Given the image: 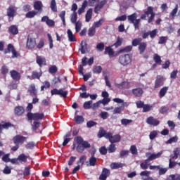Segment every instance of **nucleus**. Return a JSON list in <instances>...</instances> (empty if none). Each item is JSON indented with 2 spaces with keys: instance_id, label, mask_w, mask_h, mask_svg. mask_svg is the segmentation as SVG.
Returning a JSON list of instances; mask_svg holds the SVG:
<instances>
[{
  "instance_id": "obj_1",
  "label": "nucleus",
  "mask_w": 180,
  "mask_h": 180,
  "mask_svg": "<svg viewBox=\"0 0 180 180\" xmlns=\"http://www.w3.org/2000/svg\"><path fill=\"white\" fill-rule=\"evenodd\" d=\"M113 102H115L116 103H121L120 107H116L113 110L114 115H116L117 113H120L123 110V108H127L129 106V103L124 102V100L119 98H113Z\"/></svg>"
},
{
  "instance_id": "obj_2",
  "label": "nucleus",
  "mask_w": 180,
  "mask_h": 180,
  "mask_svg": "<svg viewBox=\"0 0 180 180\" xmlns=\"http://www.w3.org/2000/svg\"><path fill=\"white\" fill-rule=\"evenodd\" d=\"M128 22L134 24L135 30H139L140 26V19H137V14L133 13L132 15H128Z\"/></svg>"
},
{
  "instance_id": "obj_3",
  "label": "nucleus",
  "mask_w": 180,
  "mask_h": 180,
  "mask_svg": "<svg viewBox=\"0 0 180 180\" xmlns=\"http://www.w3.org/2000/svg\"><path fill=\"white\" fill-rule=\"evenodd\" d=\"M148 16L150 17L148 22V23H151V22L154 20V18H155V14L154 13L153 7H148L147 11L141 16V19H146Z\"/></svg>"
},
{
  "instance_id": "obj_4",
  "label": "nucleus",
  "mask_w": 180,
  "mask_h": 180,
  "mask_svg": "<svg viewBox=\"0 0 180 180\" xmlns=\"http://www.w3.org/2000/svg\"><path fill=\"white\" fill-rule=\"evenodd\" d=\"M118 61L121 65L126 67L127 65H129L130 63H131V57H130L129 54L121 55L119 57Z\"/></svg>"
},
{
  "instance_id": "obj_5",
  "label": "nucleus",
  "mask_w": 180,
  "mask_h": 180,
  "mask_svg": "<svg viewBox=\"0 0 180 180\" xmlns=\"http://www.w3.org/2000/svg\"><path fill=\"white\" fill-rule=\"evenodd\" d=\"M105 139H108L110 143H119L122 137L119 134H115L113 136L112 133L108 132V134L105 135Z\"/></svg>"
},
{
  "instance_id": "obj_6",
  "label": "nucleus",
  "mask_w": 180,
  "mask_h": 180,
  "mask_svg": "<svg viewBox=\"0 0 180 180\" xmlns=\"http://www.w3.org/2000/svg\"><path fill=\"white\" fill-rule=\"evenodd\" d=\"M27 116L28 120H41L44 117V114L28 112Z\"/></svg>"
},
{
  "instance_id": "obj_7",
  "label": "nucleus",
  "mask_w": 180,
  "mask_h": 180,
  "mask_svg": "<svg viewBox=\"0 0 180 180\" xmlns=\"http://www.w3.org/2000/svg\"><path fill=\"white\" fill-rule=\"evenodd\" d=\"M17 8L15 6H10L7 8V16H8V20H13V18L16 15Z\"/></svg>"
},
{
  "instance_id": "obj_8",
  "label": "nucleus",
  "mask_w": 180,
  "mask_h": 180,
  "mask_svg": "<svg viewBox=\"0 0 180 180\" xmlns=\"http://www.w3.org/2000/svg\"><path fill=\"white\" fill-rule=\"evenodd\" d=\"M51 95H59V96H62L63 98H67V95H68V91L63 90V89H53L51 91Z\"/></svg>"
},
{
  "instance_id": "obj_9",
  "label": "nucleus",
  "mask_w": 180,
  "mask_h": 180,
  "mask_svg": "<svg viewBox=\"0 0 180 180\" xmlns=\"http://www.w3.org/2000/svg\"><path fill=\"white\" fill-rule=\"evenodd\" d=\"M26 47L30 50H32V49H34V47H36V39L30 37V35H28L27 39Z\"/></svg>"
},
{
  "instance_id": "obj_10",
  "label": "nucleus",
  "mask_w": 180,
  "mask_h": 180,
  "mask_svg": "<svg viewBox=\"0 0 180 180\" xmlns=\"http://www.w3.org/2000/svg\"><path fill=\"white\" fill-rule=\"evenodd\" d=\"M162 155V151H160L158 153H146V157L150 160L153 161V160H157V158H160Z\"/></svg>"
},
{
  "instance_id": "obj_11",
  "label": "nucleus",
  "mask_w": 180,
  "mask_h": 180,
  "mask_svg": "<svg viewBox=\"0 0 180 180\" xmlns=\"http://www.w3.org/2000/svg\"><path fill=\"white\" fill-rule=\"evenodd\" d=\"M11 51L13 54L12 56L13 58H15L19 56V54H18V52H16V50H15V47H13V45H12L11 44H9L8 45L7 50L4 51V53L5 54H8V53H11Z\"/></svg>"
},
{
  "instance_id": "obj_12",
  "label": "nucleus",
  "mask_w": 180,
  "mask_h": 180,
  "mask_svg": "<svg viewBox=\"0 0 180 180\" xmlns=\"http://www.w3.org/2000/svg\"><path fill=\"white\" fill-rule=\"evenodd\" d=\"M25 141H26V137L23 136L18 135L13 138V143L17 146L23 144Z\"/></svg>"
},
{
  "instance_id": "obj_13",
  "label": "nucleus",
  "mask_w": 180,
  "mask_h": 180,
  "mask_svg": "<svg viewBox=\"0 0 180 180\" xmlns=\"http://www.w3.org/2000/svg\"><path fill=\"white\" fill-rule=\"evenodd\" d=\"M41 22H44L46 23L47 26H49L50 27H53L54 25H56V22L54 20L50 19L49 16H44L41 19Z\"/></svg>"
},
{
  "instance_id": "obj_14",
  "label": "nucleus",
  "mask_w": 180,
  "mask_h": 180,
  "mask_svg": "<svg viewBox=\"0 0 180 180\" xmlns=\"http://www.w3.org/2000/svg\"><path fill=\"white\" fill-rule=\"evenodd\" d=\"M108 1L106 0H102L101 1H100L94 8V12L96 13H99V11H101V9H102V8H103V6H105V5H106V3Z\"/></svg>"
},
{
  "instance_id": "obj_15",
  "label": "nucleus",
  "mask_w": 180,
  "mask_h": 180,
  "mask_svg": "<svg viewBox=\"0 0 180 180\" xmlns=\"http://www.w3.org/2000/svg\"><path fill=\"white\" fill-rule=\"evenodd\" d=\"M146 123L151 126H158L160 124V121L153 117H149L146 120Z\"/></svg>"
},
{
  "instance_id": "obj_16",
  "label": "nucleus",
  "mask_w": 180,
  "mask_h": 180,
  "mask_svg": "<svg viewBox=\"0 0 180 180\" xmlns=\"http://www.w3.org/2000/svg\"><path fill=\"white\" fill-rule=\"evenodd\" d=\"M34 9L41 13V12L43 11V3H41V1H34Z\"/></svg>"
},
{
  "instance_id": "obj_17",
  "label": "nucleus",
  "mask_w": 180,
  "mask_h": 180,
  "mask_svg": "<svg viewBox=\"0 0 180 180\" xmlns=\"http://www.w3.org/2000/svg\"><path fill=\"white\" fill-rule=\"evenodd\" d=\"M115 86L120 89H129L130 88V82H122L120 84H116Z\"/></svg>"
},
{
  "instance_id": "obj_18",
  "label": "nucleus",
  "mask_w": 180,
  "mask_h": 180,
  "mask_svg": "<svg viewBox=\"0 0 180 180\" xmlns=\"http://www.w3.org/2000/svg\"><path fill=\"white\" fill-rule=\"evenodd\" d=\"M97 158L93 155L89 161L86 162V167H95L96 165Z\"/></svg>"
},
{
  "instance_id": "obj_19",
  "label": "nucleus",
  "mask_w": 180,
  "mask_h": 180,
  "mask_svg": "<svg viewBox=\"0 0 180 180\" xmlns=\"http://www.w3.org/2000/svg\"><path fill=\"white\" fill-rule=\"evenodd\" d=\"M164 85V77L158 76L155 83V88H160Z\"/></svg>"
},
{
  "instance_id": "obj_20",
  "label": "nucleus",
  "mask_w": 180,
  "mask_h": 180,
  "mask_svg": "<svg viewBox=\"0 0 180 180\" xmlns=\"http://www.w3.org/2000/svg\"><path fill=\"white\" fill-rule=\"evenodd\" d=\"M110 174V172H109V169L104 168L102 171V174L99 177V179L101 180H106L108 175Z\"/></svg>"
},
{
  "instance_id": "obj_21",
  "label": "nucleus",
  "mask_w": 180,
  "mask_h": 180,
  "mask_svg": "<svg viewBox=\"0 0 180 180\" xmlns=\"http://www.w3.org/2000/svg\"><path fill=\"white\" fill-rule=\"evenodd\" d=\"M28 92H30L31 96H36L37 95V89H36V86L34 84H31L28 88Z\"/></svg>"
},
{
  "instance_id": "obj_22",
  "label": "nucleus",
  "mask_w": 180,
  "mask_h": 180,
  "mask_svg": "<svg viewBox=\"0 0 180 180\" xmlns=\"http://www.w3.org/2000/svg\"><path fill=\"white\" fill-rule=\"evenodd\" d=\"M10 74L13 79H15V81H19V79H20V74H19L16 70L11 71Z\"/></svg>"
},
{
  "instance_id": "obj_23",
  "label": "nucleus",
  "mask_w": 180,
  "mask_h": 180,
  "mask_svg": "<svg viewBox=\"0 0 180 180\" xmlns=\"http://www.w3.org/2000/svg\"><path fill=\"white\" fill-rule=\"evenodd\" d=\"M81 48L79 49L82 54L88 53V48L86 47V42L82 41L80 44Z\"/></svg>"
},
{
  "instance_id": "obj_24",
  "label": "nucleus",
  "mask_w": 180,
  "mask_h": 180,
  "mask_svg": "<svg viewBox=\"0 0 180 180\" xmlns=\"http://www.w3.org/2000/svg\"><path fill=\"white\" fill-rule=\"evenodd\" d=\"M37 63L41 67L42 65H46V58L43 56L37 57Z\"/></svg>"
},
{
  "instance_id": "obj_25",
  "label": "nucleus",
  "mask_w": 180,
  "mask_h": 180,
  "mask_svg": "<svg viewBox=\"0 0 180 180\" xmlns=\"http://www.w3.org/2000/svg\"><path fill=\"white\" fill-rule=\"evenodd\" d=\"M143 89L141 88L134 89L132 90V93L134 94V96L140 97L141 95H143Z\"/></svg>"
},
{
  "instance_id": "obj_26",
  "label": "nucleus",
  "mask_w": 180,
  "mask_h": 180,
  "mask_svg": "<svg viewBox=\"0 0 180 180\" xmlns=\"http://www.w3.org/2000/svg\"><path fill=\"white\" fill-rule=\"evenodd\" d=\"M92 12H93L92 8H89L86 11V15H85V20H86V22H90L91 19H92Z\"/></svg>"
},
{
  "instance_id": "obj_27",
  "label": "nucleus",
  "mask_w": 180,
  "mask_h": 180,
  "mask_svg": "<svg viewBox=\"0 0 180 180\" xmlns=\"http://www.w3.org/2000/svg\"><path fill=\"white\" fill-rule=\"evenodd\" d=\"M67 33L69 41H77L75 35L72 34V31H71V30H68Z\"/></svg>"
},
{
  "instance_id": "obj_28",
  "label": "nucleus",
  "mask_w": 180,
  "mask_h": 180,
  "mask_svg": "<svg viewBox=\"0 0 180 180\" xmlns=\"http://www.w3.org/2000/svg\"><path fill=\"white\" fill-rule=\"evenodd\" d=\"M140 167L141 169H148L150 167V160L146 159L142 163H141Z\"/></svg>"
},
{
  "instance_id": "obj_29",
  "label": "nucleus",
  "mask_w": 180,
  "mask_h": 180,
  "mask_svg": "<svg viewBox=\"0 0 180 180\" xmlns=\"http://www.w3.org/2000/svg\"><path fill=\"white\" fill-rule=\"evenodd\" d=\"M146 49H147V44H146V42H141L139 44V50L140 54H143V53L146 51Z\"/></svg>"
},
{
  "instance_id": "obj_30",
  "label": "nucleus",
  "mask_w": 180,
  "mask_h": 180,
  "mask_svg": "<svg viewBox=\"0 0 180 180\" xmlns=\"http://www.w3.org/2000/svg\"><path fill=\"white\" fill-rule=\"evenodd\" d=\"M122 167H124V163L113 162L110 165V168L112 169H117V168H122Z\"/></svg>"
},
{
  "instance_id": "obj_31",
  "label": "nucleus",
  "mask_w": 180,
  "mask_h": 180,
  "mask_svg": "<svg viewBox=\"0 0 180 180\" xmlns=\"http://www.w3.org/2000/svg\"><path fill=\"white\" fill-rule=\"evenodd\" d=\"M25 112V109L22 106H18L15 108V113L20 116V115H23Z\"/></svg>"
},
{
  "instance_id": "obj_32",
  "label": "nucleus",
  "mask_w": 180,
  "mask_h": 180,
  "mask_svg": "<svg viewBox=\"0 0 180 180\" xmlns=\"http://www.w3.org/2000/svg\"><path fill=\"white\" fill-rule=\"evenodd\" d=\"M9 32L11 33V34H18V33H19L18 27L16 25H11L9 27Z\"/></svg>"
},
{
  "instance_id": "obj_33",
  "label": "nucleus",
  "mask_w": 180,
  "mask_h": 180,
  "mask_svg": "<svg viewBox=\"0 0 180 180\" xmlns=\"http://www.w3.org/2000/svg\"><path fill=\"white\" fill-rule=\"evenodd\" d=\"M42 74L43 73L41 72H39L33 71L32 73V79H36V78L37 79H39Z\"/></svg>"
},
{
  "instance_id": "obj_34",
  "label": "nucleus",
  "mask_w": 180,
  "mask_h": 180,
  "mask_svg": "<svg viewBox=\"0 0 180 180\" xmlns=\"http://www.w3.org/2000/svg\"><path fill=\"white\" fill-rule=\"evenodd\" d=\"M12 124L9 123V122H6L4 124H0V134L2 133V130H4V129H9V127H11Z\"/></svg>"
},
{
  "instance_id": "obj_35",
  "label": "nucleus",
  "mask_w": 180,
  "mask_h": 180,
  "mask_svg": "<svg viewBox=\"0 0 180 180\" xmlns=\"http://www.w3.org/2000/svg\"><path fill=\"white\" fill-rule=\"evenodd\" d=\"M18 162H27V156L25 154H20L18 157Z\"/></svg>"
},
{
  "instance_id": "obj_36",
  "label": "nucleus",
  "mask_w": 180,
  "mask_h": 180,
  "mask_svg": "<svg viewBox=\"0 0 180 180\" xmlns=\"http://www.w3.org/2000/svg\"><path fill=\"white\" fill-rule=\"evenodd\" d=\"M37 13H39V12L32 11H29L28 13H27L25 16H26V18H28L29 19H32V18H34L36 16V15H37Z\"/></svg>"
},
{
  "instance_id": "obj_37",
  "label": "nucleus",
  "mask_w": 180,
  "mask_h": 180,
  "mask_svg": "<svg viewBox=\"0 0 180 180\" xmlns=\"http://www.w3.org/2000/svg\"><path fill=\"white\" fill-rule=\"evenodd\" d=\"M153 105L144 104L143 112V113H146V112H150V110H153Z\"/></svg>"
},
{
  "instance_id": "obj_38",
  "label": "nucleus",
  "mask_w": 180,
  "mask_h": 180,
  "mask_svg": "<svg viewBox=\"0 0 180 180\" xmlns=\"http://www.w3.org/2000/svg\"><path fill=\"white\" fill-rule=\"evenodd\" d=\"M132 49H133V46L131 45H129L124 48L121 49L119 51V53H129V51H131Z\"/></svg>"
},
{
  "instance_id": "obj_39",
  "label": "nucleus",
  "mask_w": 180,
  "mask_h": 180,
  "mask_svg": "<svg viewBox=\"0 0 180 180\" xmlns=\"http://www.w3.org/2000/svg\"><path fill=\"white\" fill-rule=\"evenodd\" d=\"M103 22H105V19L101 18L98 21L95 22L94 23L93 27H94V29H96L98 27H101V26H102V24L103 23Z\"/></svg>"
},
{
  "instance_id": "obj_40",
  "label": "nucleus",
  "mask_w": 180,
  "mask_h": 180,
  "mask_svg": "<svg viewBox=\"0 0 180 180\" xmlns=\"http://www.w3.org/2000/svg\"><path fill=\"white\" fill-rule=\"evenodd\" d=\"M176 165L180 167V162H173L172 159L169 160V168H174V167H176Z\"/></svg>"
},
{
  "instance_id": "obj_41",
  "label": "nucleus",
  "mask_w": 180,
  "mask_h": 180,
  "mask_svg": "<svg viewBox=\"0 0 180 180\" xmlns=\"http://www.w3.org/2000/svg\"><path fill=\"white\" fill-rule=\"evenodd\" d=\"M108 134V133H106V131H105V129H103V128H100V130L98 131V136L101 139L102 137H105L106 138V135Z\"/></svg>"
},
{
  "instance_id": "obj_42",
  "label": "nucleus",
  "mask_w": 180,
  "mask_h": 180,
  "mask_svg": "<svg viewBox=\"0 0 180 180\" xmlns=\"http://www.w3.org/2000/svg\"><path fill=\"white\" fill-rule=\"evenodd\" d=\"M143 39L141 38H136L132 40V46L134 47H136V46H140V44L141 43Z\"/></svg>"
},
{
  "instance_id": "obj_43",
  "label": "nucleus",
  "mask_w": 180,
  "mask_h": 180,
  "mask_svg": "<svg viewBox=\"0 0 180 180\" xmlns=\"http://www.w3.org/2000/svg\"><path fill=\"white\" fill-rule=\"evenodd\" d=\"M39 127H40V122H39L37 121H34L32 124V131H36V130H37V129H39Z\"/></svg>"
},
{
  "instance_id": "obj_44",
  "label": "nucleus",
  "mask_w": 180,
  "mask_h": 180,
  "mask_svg": "<svg viewBox=\"0 0 180 180\" xmlns=\"http://www.w3.org/2000/svg\"><path fill=\"white\" fill-rule=\"evenodd\" d=\"M51 9L53 12H57V3L56 2V0H51Z\"/></svg>"
},
{
  "instance_id": "obj_45",
  "label": "nucleus",
  "mask_w": 180,
  "mask_h": 180,
  "mask_svg": "<svg viewBox=\"0 0 180 180\" xmlns=\"http://www.w3.org/2000/svg\"><path fill=\"white\" fill-rule=\"evenodd\" d=\"M105 54H108L110 57L113 56V54H115V52H113V49L110 47H106L105 51Z\"/></svg>"
},
{
  "instance_id": "obj_46",
  "label": "nucleus",
  "mask_w": 180,
  "mask_h": 180,
  "mask_svg": "<svg viewBox=\"0 0 180 180\" xmlns=\"http://www.w3.org/2000/svg\"><path fill=\"white\" fill-rule=\"evenodd\" d=\"M133 120H129V119H122L121 120V124H122V126H127L128 124H130V123H132Z\"/></svg>"
},
{
  "instance_id": "obj_47",
  "label": "nucleus",
  "mask_w": 180,
  "mask_h": 180,
  "mask_svg": "<svg viewBox=\"0 0 180 180\" xmlns=\"http://www.w3.org/2000/svg\"><path fill=\"white\" fill-rule=\"evenodd\" d=\"M93 72L94 74H101V72H102V66H94Z\"/></svg>"
},
{
  "instance_id": "obj_48",
  "label": "nucleus",
  "mask_w": 180,
  "mask_h": 180,
  "mask_svg": "<svg viewBox=\"0 0 180 180\" xmlns=\"http://www.w3.org/2000/svg\"><path fill=\"white\" fill-rule=\"evenodd\" d=\"M75 24V30L77 33H78V32L81 30V27H82V22L79 20L76 22Z\"/></svg>"
},
{
  "instance_id": "obj_49",
  "label": "nucleus",
  "mask_w": 180,
  "mask_h": 180,
  "mask_svg": "<svg viewBox=\"0 0 180 180\" xmlns=\"http://www.w3.org/2000/svg\"><path fill=\"white\" fill-rule=\"evenodd\" d=\"M75 120L76 123L78 124H81V123H84V117L81 115H77L75 117Z\"/></svg>"
},
{
  "instance_id": "obj_50",
  "label": "nucleus",
  "mask_w": 180,
  "mask_h": 180,
  "mask_svg": "<svg viewBox=\"0 0 180 180\" xmlns=\"http://www.w3.org/2000/svg\"><path fill=\"white\" fill-rule=\"evenodd\" d=\"M78 19V17L77 15V13H73L72 14H71L70 15V22L71 23H75L77 22V20Z\"/></svg>"
},
{
  "instance_id": "obj_51",
  "label": "nucleus",
  "mask_w": 180,
  "mask_h": 180,
  "mask_svg": "<svg viewBox=\"0 0 180 180\" xmlns=\"http://www.w3.org/2000/svg\"><path fill=\"white\" fill-rule=\"evenodd\" d=\"M153 60L155 63H156V64H161V63H162V60H161V56H160L158 54H155Z\"/></svg>"
},
{
  "instance_id": "obj_52",
  "label": "nucleus",
  "mask_w": 180,
  "mask_h": 180,
  "mask_svg": "<svg viewBox=\"0 0 180 180\" xmlns=\"http://www.w3.org/2000/svg\"><path fill=\"white\" fill-rule=\"evenodd\" d=\"M95 29L96 28L94 26L90 27L88 30V36H89L90 37L95 36V32H96Z\"/></svg>"
},
{
  "instance_id": "obj_53",
  "label": "nucleus",
  "mask_w": 180,
  "mask_h": 180,
  "mask_svg": "<svg viewBox=\"0 0 180 180\" xmlns=\"http://www.w3.org/2000/svg\"><path fill=\"white\" fill-rule=\"evenodd\" d=\"M168 91V87L165 86L160 91V98H162L165 96V94H167V91Z\"/></svg>"
},
{
  "instance_id": "obj_54",
  "label": "nucleus",
  "mask_w": 180,
  "mask_h": 180,
  "mask_svg": "<svg viewBox=\"0 0 180 180\" xmlns=\"http://www.w3.org/2000/svg\"><path fill=\"white\" fill-rule=\"evenodd\" d=\"M85 161H86V156L82 155L79 158V160L77 161V164L78 165H79V164H81V165H84Z\"/></svg>"
},
{
  "instance_id": "obj_55",
  "label": "nucleus",
  "mask_w": 180,
  "mask_h": 180,
  "mask_svg": "<svg viewBox=\"0 0 180 180\" xmlns=\"http://www.w3.org/2000/svg\"><path fill=\"white\" fill-rule=\"evenodd\" d=\"M178 141V136H173L166 141V144H172V143H176Z\"/></svg>"
},
{
  "instance_id": "obj_56",
  "label": "nucleus",
  "mask_w": 180,
  "mask_h": 180,
  "mask_svg": "<svg viewBox=\"0 0 180 180\" xmlns=\"http://www.w3.org/2000/svg\"><path fill=\"white\" fill-rule=\"evenodd\" d=\"M3 172L6 174V175H9V174H11L12 172V167L6 165L4 169L3 170Z\"/></svg>"
},
{
  "instance_id": "obj_57",
  "label": "nucleus",
  "mask_w": 180,
  "mask_h": 180,
  "mask_svg": "<svg viewBox=\"0 0 180 180\" xmlns=\"http://www.w3.org/2000/svg\"><path fill=\"white\" fill-rule=\"evenodd\" d=\"M122 43H123V39L118 37L117 41L114 44V46L115 47H120V46H122Z\"/></svg>"
},
{
  "instance_id": "obj_58",
  "label": "nucleus",
  "mask_w": 180,
  "mask_h": 180,
  "mask_svg": "<svg viewBox=\"0 0 180 180\" xmlns=\"http://www.w3.org/2000/svg\"><path fill=\"white\" fill-rule=\"evenodd\" d=\"M96 49L98 51H103V50L105 49V44L103 43H98L96 46Z\"/></svg>"
},
{
  "instance_id": "obj_59",
  "label": "nucleus",
  "mask_w": 180,
  "mask_h": 180,
  "mask_svg": "<svg viewBox=\"0 0 180 180\" xmlns=\"http://www.w3.org/2000/svg\"><path fill=\"white\" fill-rule=\"evenodd\" d=\"M108 153H115V151H116V146H115V144L111 143L109 146H108Z\"/></svg>"
},
{
  "instance_id": "obj_60",
  "label": "nucleus",
  "mask_w": 180,
  "mask_h": 180,
  "mask_svg": "<svg viewBox=\"0 0 180 180\" xmlns=\"http://www.w3.org/2000/svg\"><path fill=\"white\" fill-rule=\"evenodd\" d=\"M76 150L77 151V153H83L85 151V148H84V146H82V144H79L76 148Z\"/></svg>"
},
{
  "instance_id": "obj_61",
  "label": "nucleus",
  "mask_w": 180,
  "mask_h": 180,
  "mask_svg": "<svg viewBox=\"0 0 180 180\" xmlns=\"http://www.w3.org/2000/svg\"><path fill=\"white\" fill-rule=\"evenodd\" d=\"M158 134V133L157 132V131H153L150 132L149 134L150 140H154L157 137Z\"/></svg>"
},
{
  "instance_id": "obj_62",
  "label": "nucleus",
  "mask_w": 180,
  "mask_h": 180,
  "mask_svg": "<svg viewBox=\"0 0 180 180\" xmlns=\"http://www.w3.org/2000/svg\"><path fill=\"white\" fill-rule=\"evenodd\" d=\"M92 105V101H86L84 103V109H91V105Z\"/></svg>"
},
{
  "instance_id": "obj_63",
  "label": "nucleus",
  "mask_w": 180,
  "mask_h": 180,
  "mask_svg": "<svg viewBox=\"0 0 180 180\" xmlns=\"http://www.w3.org/2000/svg\"><path fill=\"white\" fill-rule=\"evenodd\" d=\"M98 123L95 122L94 121H89L86 123V126L89 129H91V127H94V126H96Z\"/></svg>"
},
{
  "instance_id": "obj_64",
  "label": "nucleus",
  "mask_w": 180,
  "mask_h": 180,
  "mask_svg": "<svg viewBox=\"0 0 180 180\" xmlns=\"http://www.w3.org/2000/svg\"><path fill=\"white\" fill-rule=\"evenodd\" d=\"M169 179L170 180H180L179 174H172L169 176Z\"/></svg>"
}]
</instances>
